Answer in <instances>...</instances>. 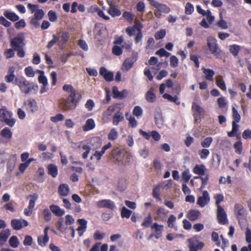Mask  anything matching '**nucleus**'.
<instances>
[{
  "mask_svg": "<svg viewBox=\"0 0 251 251\" xmlns=\"http://www.w3.org/2000/svg\"><path fill=\"white\" fill-rule=\"evenodd\" d=\"M81 99V92L76 90L71 95H68L66 100H63L61 103V106L65 111L74 110L75 109Z\"/></svg>",
  "mask_w": 251,
  "mask_h": 251,
  "instance_id": "f257e3e1",
  "label": "nucleus"
},
{
  "mask_svg": "<svg viewBox=\"0 0 251 251\" xmlns=\"http://www.w3.org/2000/svg\"><path fill=\"white\" fill-rule=\"evenodd\" d=\"M14 83L19 86L22 92L25 94L29 93L32 91L36 92L38 89V86L37 84L33 83H30L23 76L16 78Z\"/></svg>",
  "mask_w": 251,
  "mask_h": 251,
  "instance_id": "f03ea898",
  "label": "nucleus"
},
{
  "mask_svg": "<svg viewBox=\"0 0 251 251\" xmlns=\"http://www.w3.org/2000/svg\"><path fill=\"white\" fill-rule=\"evenodd\" d=\"M207 45L210 53L219 59L224 57V52L220 50L216 39L213 36L207 38Z\"/></svg>",
  "mask_w": 251,
  "mask_h": 251,
  "instance_id": "7ed1b4c3",
  "label": "nucleus"
},
{
  "mask_svg": "<svg viewBox=\"0 0 251 251\" xmlns=\"http://www.w3.org/2000/svg\"><path fill=\"white\" fill-rule=\"evenodd\" d=\"M112 155L113 157L119 162L124 164H127L132 160V156L129 152L121 151L119 149L114 150Z\"/></svg>",
  "mask_w": 251,
  "mask_h": 251,
  "instance_id": "20e7f679",
  "label": "nucleus"
},
{
  "mask_svg": "<svg viewBox=\"0 0 251 251\" xmlns=\"http://www.w3.org/2000/svg\"><path fill=\"white\" fill-rule=\"evenodd\" d=\"M0 121L10 127L13 126L16 122L12 117V112L4 108L0 109Z\"/></svg>",
  "mask_w": 251,
  "mask_h": 251,
  "instance_id": "39448f33",
  "label": "nucleus"
},
{
  "mask_svg": "<svg viewBox=\"0 0 251 251\" xmlns=\"http://www.w3.org/2000/svg\"><path fill=\"white\" fill-rule=\"evenodd\" d=\"M190 251H198L202 249L204 243L199 240V237L195 236L187 240Z\"/></svg>",
  "mask_w": 251,
  "mask_h": 251,
  "instance_id": "423d86ee",
  "label": "nucleus"
},
{
  "mask_svg": "<svg viewBox=\"0 0 251 251\" xmlns=\"http://www.w3.org/2000/svg\"><path fill=\"white\" fill-rule=\"evenodd\" d=\"M25 36L23 33H20L14 37L10 42V46L14 50L24 48Z\"/></svg>",
  "mask_w": 251,
  "mask_h": 251,
  "instance_id": "0eeeda50",
  "label": "nucleus"
},
{
  "mask_svg": "<svg viewBox=\"0 0 251 251\" xmlns=\"http://www.w3.org/2000/svg\"><path fill=\"white\" fill-rule=\"evenodd\" d=\"M137 59V53H136L131 57L126 58L122 66V70L125 72L129 71L133 66V64Z\"/></svg>",
  "mask_w": 251,
  "mask_h": 251,
  "instance_id": "6e6552de",
  "label": "nucleus"
},
{
  "mask_svg": "<svg viewBox=\"0 0 251 251\" xmlns=\"http://www.w3.org/2000/svg\"><path fill=\"white\" fill-rule=\"evenodd\" d=\"M210 200L208 192L207 191H203L202 195L198 198L197 204L201 207H203L208 204Z\"/></svg>",
  "mask_w": 251,
  "mask_h": 251,
  "instance_id": "1a4fd4ad",
  "label": "nucleus"
},
{
  "mask_svg": "<svg viewBox=\"0 0 251 251\" xmlns=\"http://www.w3.org/2000/svg\"><path fill=\"white\" fill-rule=\"evenodd\" d=\"M96 205L100 208H106L113 210L115 208V204L114 201L110 200H102L96 202Z\"/></svg>",
  "mask_w": 251,
  "mask_h": 251,
  "instance_id": "9d476101",
  "label": "nucleus"
},
{
  "mask_svg": "<svg viewBox=\"0 0 251 251\" xmlns=\"http://www.w3.org/2000/svg\"><path fill=\"white\" fill-rule=\"evenodd\" d=\"M11 226L15 230H20L23 227L27 226L28 223L23 219H13L11 222Z\"/></svg>",
  "mask_w": 251,
  "mask_h": 251,
  "instance_id": "9b49d317",
  "label": "nucleus"
},
{
  "mask_svg": "<svg viewBox=\"0 0 251 251\" xmlns=\"http://www.w3.org/2000/svg\"><path fill=\"white\" fill-rule=\"evenodd\" d=\"M217 219L219 223L221 224H226L227 222L226 214L224 208L221 206H219L217 209Z\"/></svg>",
  "mask_w": 251,
  "mask_h": 251,
  "instance_id": "f8f14e48",
  "label": "nucleus"
},
{
  "mask_svg": "<svg viewBox=\"0 0 251 251\" xmlns=\"http://www.w3.org/2000/svg\"><path fill=\"white\" fill-rule=\"evenodd\" d=\"M142 25L139 22H136L134 25L132 27H128L126 31L129 36H133L135 34L136 32H138L142 30Z\"/></svg>",
  "mask_w": 251,
  "mask_h": 251,
  "instance_id": "ddd939ff",
  "label": "nucleus"
},
{
  "mask_svg": "<svg viewBox=\"0 0 251 251\" xmlns=\"http://www.w3.org/2000/svg\"><path fill=\"white\" fill-rule=\"evenodd\" d=\"M115 106L111 105L103 112L102 114V120L104 123L109 122L111 119V116L115 111Z\"/></svg>",
  "mask_w": 251,
  "mask_h": 251,
  "instance_id": "4468645a",
  "label": "nucleus"
},
{
  "mask_svg": "<svg viewBox=\"0 0 251 251\" xmlns=\"http://www.w3.org/2000/svg\"><path fill=\"white\" fill-rule=\"evenodd\" d=\"M112 93L114 98L123 99L127 96L128 91L125 89L120 92L117 87L114 86L112 89Z\"/></svg>",
  "mask_w": 251,
  "mask_h": 251,
  "instance_id": "2eb2a0df",
  "label": "nucleus"
},
{
  "mask_svg": "<svg viewBox=\"0 0 251 251\" xmlns=\"http://www.w3.org/2000/svg\"><path fill=\"white\" fill-rule=\"evenodd\" d=\"M49 229V227H46L44 230V235L40 236L38 237L37 242L40 246L42 247L45 246L49 242V237L48 234Z\"/></svg>",
  "mask_w": 251,
  "mask_h": 251,
  "instance_id": "dca6fc26",
  "label": "nucleus"
},
{
  "mask_svg": "<svg viewBox=\"0 0 251 251\" xmlns=\"http://www.w3.org/2000/svg\"><path fill=\"white\" fill-rule=\"evenodd\" d=\"M17 158V156L16 154H11L9 156L7 164V171L8 173H11L13 170Z\"/></svg>",
  "mask_w": 251,
  "mask_h": 251,
  "instance_id": "f3484780",
  "label": "nucleus"
},
{
  "mask_svg": "<svg viewBox=\"0 0 251 251\" xmlns=\"http://www.w3.org/2000/svg\"><path fill=\"white\" fill-rule=\"evenodd\" d=\"M207 169L203 164H197L193 169V172L198 176H204L206 175Z\"/></svg>",
  "mask_w": 251,
  "mask_h": 251,
  "instance_id": "a211bd4d",
  "label": "nucleus"
},
{
  "mask_svg": "<svg viewBox=\"0 0 251 251\" xmlns=\"http://www.w3.org/2000/svg\"><path fill=\"white\" fill-rule=\"evenodd\" d=\"M100 74L107 81H111L113 80V74L109 72L105 68L102 67L100 68Z\"/></svg>",
  "mask_w": 251,
  "mask_h": 251,
  "instance_id": "6ab92c4d",
  "label": "nucleus"
},
{
  "mask_svg": "<svg viewBox=\"0 0 251 251\" xmlns=\"http://www.w3.org/2000/svg\"><path fill=\"white\" fill-rule=\"evenodd\" d=\"M145 98L146 100L149 102H154L156 99L155 94V89L151 87L146 93Z\"/></svg>",
  "mask_w": 251,
  "mask_h": 251,
  "instance_id": "aec40b11",
  "label": "nucleus"
},
{
  "mask_svg": "<svg viewBox=\"0 0 251 251\" xmlns=\"http://www.w3.org/2000/svg\"><path fill=\"white\" fill-rule=\"evenodd\" d=\"M70 38V34L67 31H63L61 33L59 38L58 45L60 47H63L66 45Z\"/></svg>",
  "mask_w": 251,
  "mask_h": 251,
  "instance_id": "412c9836",
  "label": "nucleus"
},
{
  "mask_svg": "<svg viewBox=\"0 0 251 251\" xmlns=\"http://www.w3.org/2000/svg\"><path fill=\"white\" fill-rule=\"evenodd\" d=\"M24 104L27 106V108L29 109L32 113H34L38 110L37 102L34 99L28 100L25 102Z\"/></svg>",
  "mask_w": 251,
  "mask_h": 251,
  "instance_id": "4be33fe9",
  "label": "nucleus"
},
{
  "mask_svg": "<svg viewBox=\"0 0 251 251\" xmlns=\"http://www.w3.org/2000/svg\"><path fill=\"white\" fill-rule=\"evenodd\" d=\"M152 6L155 7L157 10L161 12L168 13L170 11V9L166 5L160 3L157 1H153Z\"/></svg>",
  "mask_w": 251,
  "mask_h": 251,
  "instance_id": "5701e85b",
  "label": "nucleus"
},
{
  "mask_svg": "<svg viewBox=\"0 0 251 251\" xmlns=\"http://www.w3.org/2000/svg\"><path fill=\"white\" fill-rule=\"evenodd\" d=\"M50 209L56 216L60 217L65 214V211L58 205L51 204L50 206Z\"/></svg>",
  "mask_w": 251,
  "mask_h": 251,
  "instance_id": "b1692460",
  "label": "nucleus"
},
{
  "mask_svg": "<svg viewBox=\"0 0 251 251\" xmlns=\"http://www.w3.org/2000/svg\"><path fill=\"white\" fill-rule=\"evenodd\" d=\"M77 223L79 224V226L77 227V230L78 232L79 235L81 236L86 229L87 221L84 219H78Z\"/></svg>",
  "mask_w": 251,
  "mask_h": 251,
  "instance_id": "393cba45",
  "label": "nucleus"
},
{
  "mask_svg": "<svg viewBox=\"0 0 251 251\" xmlns=\"http://www.w3.org/2000/svg\"><path fill=\"white\" fill-rule=\"evenodd\" d=\"M11 234L9 229L2 230L0 232V246L3 245Z\"/></svg>",
  "mask_w": 251,
  "mask_h": 251,
  "instance_id": "a878e982",
  "label": "nucleus"
},
{
  "mask_svg": "<svg viewBox=\"0 0 251 251\" xmlns=\"http://www.w3.org/2000/svg\"><path fill=\"white\" fill-rule=\"evenodd\" d=\"M88 143L90 145L91 148L92 147L94 150L99 148L101 145L100 139L97 137L91 138Z\"/></svg>",
  "mask_w": 251,
  "mask_h": 251,
  "instance_id": "bb28decb",
  "label": "nucleus"
},
{
  "mask_svg": "<svg viewBox=\"0 0 251 251\" xmlns=\"http://www.w3.org/2000/svg\"><path fill=\"white\" fill-rule=\"evenodd\" d=\"M202 70L203 71V73L205 75V79L213 81V76L215 75V72L211 69H206L205 68H202Z\"/></svg>",
  "mask_w": 251,
  "mask_h": 251,
  "instance_id": "cd10ccee",
  "label": "nucleus"
},
{
  "mask_svg": "<svg viewBox=\"0 0 251 251\" xmlns=\"http://www.w3.org/2000/svg\"><path fill=\"white\" fill-rule=\"evenodd\" d=\"M12 132L7 127H4L0 132V135L4 139L10 140L12 137Z\"/></svg>",
  "mask_w": 251,
  "mask_h": 251,
  "instance_id": "c85d7f7f",
  "label": "nucleus"
},
{
  "mask_svg": "<svg viewBox=\"0 0 251 251\" xmlns=\"http://www.w3.org/2000/svg\"><path fill=\"white\" fill-rule=\"evenodd\" d=\"M95 127V123L93 119H89L82 126L83 130L86 131L93 129Z\"/></svg>",
  "mask_w": 251,
  "mask_h": 251,
  "instance_id": "c756f323",
  "label": "nucleus"
},
{
  "mask_svg": "<svg viewBox=\"0 0 251 251\" xmlns=\"http://www.w3.org/2000/svg\"><path fill=\"white\" fill-rule=\"evenodd\" d=\"M201 213L197 210H191L187 213V218L192 221L196 220L200 216Z\"/></svg>",
  "mask_w": 251,
  "mask_h": 251,
  "instance_id": "7c9ffc66",
  "label": "nucleus"
},
{
  "mask_svg": "<svg viewBox=\"0 0 251 251\" xmlns=\"http://www.w3.org/2000/svg\"><path fill=\"white\" fill-rule=\"evenodd\" d=\"M107 12L113 18L118 17L121 15L120 10L116 8L115 5H112L111 7H109Z\"/></svg>",
  "mask_w": 251,
  "mask_h": 251,
  "instance_id": "2f4dec72",
  "label": "nucleus"
},
{
  "mask_svg": "<svg viewBox=\"0 0 251 251\" xmlns=\"http://www.w3.org/2000/svg\"><path fill=\"white\" fill-rule=\"evenodd\" d=\"M124 116L122 112L120 111L117 112L114 115L113 118V124L117 126L118 124L124 120Z\"/></svg>",
  "mask_w": 251,
  "mask_h": 251,
  "instance_id": "473e14b6",
  "label": "nucleus"
},
{
  "mask_svg": "<svg viewBox=\"0 0 251 251\" xmlns=\"http://www.w3.org/2000/svg\"><path fill=\"white\" fill-rule=\"evenodd\" d=\"M4 16L10 21L16 22L19 20V17L14 12L5 11L3 13Z\"/></svg>",
  "mask_w": 251,
  "mask_h": 251,
  "instance_id": "72a5a7b5",
  "label": "nucleus"
},
{
  "mask_svg": "<svg viewBox=\"0 0 251 251\" xmlns=\"http://www.w3.org/2000/svg\"><path fill=\"white\" fill-rule=\"evenodd\" d=\"M236 216L239 224H241V223H245V210L244 208H240L238 210L236 213Z\"/></svg>",
  "mask_w": 251,
  "mask_h": 251,
  "instance_id": "f704fd0d",
  "label": "nucleus"
},
{
  "mask_svg": "<svg viewBox=\"0 0 251 251\" xmlns=\"http://www.w3.org/2000/svg\"><path fill=\"white\" fill-rule=\"evenodd\" d=\"M48 174L51 175L53 177H55L58 174V169L56 165L54 164H50L47 167Z\"/></svg>",
  "mask_w": 251,
  "mask_h": 251,
  "instance_id": "c9c22d12",
  "label": "nucleus"
},
{
  "mask_svg": "<svg viewBox=\"0 0 251 251\" xmlns=\"http://www.w3.org/2000/svg\"><path fill=\"white\" fill-rule=\"evenodd\" d=\"M37 72L40 74L38 78L39 82L41 83L43 85L48 86V79L44 75V72L41 70H37Z\"/></svg>",
  "mask_w": 251,
  "mask_h": 251,
  "instance_id": "e433bc0d",
  "label": "nucleus"
},
{
  "mask_svg": "<svg viewBox=\"0 0 251 251\" xmlns=\"http://www.w3.org/2000/svg\"><path fill=\"white\" fill-rule=\"evenodd\" d=\"M228 49L229 50V52L234 56H236L239 50L241 49V48L240 46L236 45V44H233L231 45L228 46Z\"/></svg>",
  "mask_w": 251,
  "mask_h": 251,
  "instance_id": "4c0bfd02",
  "label": "nucleus"
},
{
  "mask_svg": "<svg viewBox=\"0 0 251 251\" xmlns=\"http://www.w3.org/2000/svg\"><path fill=\"white\" fill-rule=\"evenodd\" d=\"M216 83L217 86L223 91H226V85L225 81L222 78V76L219 75L216 79Z\"/></svg>",
  "mask_w": 251,
  "mask_h": 251,
  "instance_id": "58836bf2",
  "label": "nucleus"
},
{
  "mask_svg": "<svg viewBox=\"0 0 251 251\" xmlns=\"http://www.w3.org/2000/svg\"><path fill=\"white\" fill-rule=\"evenodd\" d=\"M195 179H201V189H202L205 188L206 185L208 184V181L209 180V175L208 174H206L203 176H196L194 177Z\"/></svg>",
  "mask_w": 251,
  "mask_h": 251,
  "instance_id": "ea45409f",
  "label": "nucleus"
},
{
  "mask_svg": "<svg viewBox=\"0 0 251 251\" xmlns=\"http://www.w3.org/2000/svg\"><path fill=\"white\" fill-rule=\"evenodd\" d=\"M28 198H30L28 207L33 210L35 202L38 199V195L37 194H34L29 195Z\"/></svg>",
  "mask_w": 251,
  "mask_h": 251,
  "instance_id": "a19ab883",
  "label": "nucleus"
},
{
  "mask_svg": "<svg viewBox=\"0 0 251 251\" xmlns=\"http://www.w3.org/2000/svg\"><path fill=\"white\" fill-rule=\"evenodd\" d=\"M163 97L165 99H167L170 101L173 102L177 105H179L180 104V102L176 96L173 97L170 94L166 93L163 95Z\"/></svg>",
  "mask_w": 251,
  "mask_h": 251,
  "instance_id": "79ce46f5",
  "label": "nucleus"
},
{
  "mask_svg": "<svg viewBox=\"0 0 251 251\" xmlns=\"http://www.w3.org/2000/svg\"><path fill=\"white\" fill-rule=\"evenodd\" d=\"M58 191L61 195L64 196H67L69 192L68 185L64 184L60 185L59 187Z\"/></svg>",
  "mask_w": 251,
  "mask_h": 251,
  "instance_id": "37998d69",
  "label": "nucleus"
},
{
  "mask_svg": "<svg viewBox=\"0 0 251 251\" xmlns=\"http://www.w3.org/2000/svg\"><path fill=\"white\" fill-rule=\"evenodd\" d=\"M62 90L63 91L68 94V95H71V94H73L76 91L73 85L67 84L63 85Z\"/></svg>",
  "mask_w": 251,
  "mask_h": 251,
  "instance_id": "c03bdc74",
  "label": "nucleus"
},
{
  "mask_svg": "<svg viewBox=\"0 0 251 251\" xmlns=\"http://www.w3.org/2000/svg\"><path fill=\"white\" fill-rule=\"evenodd\" d=\"M9 243L10 246L13 248H17L20 244V242L16 236L11 237L9 239Z\"/></svg>",
  "mask_w": 251,
  "mask_h": 251,
  "instance_id": "a18cd8bd",
  "label": "nucleus"
},
{
  "mask_svg": "<svg viewBox=\"0 0 251 251\" xmlns=\"http://www.w3.org/2000/svg\"><path fill=\"white\" fill-rule=\"evenodd\" d=\"M192 108L195 115H199L203 112V109L199 105L195 102H193Z\"/></svg>",
  "mask_w": 251,
  "mask_h": 251,
  "instance_id": "49530a36",
  "label": "nucleus"
},
{
  "mask_svg": "<svg viewBox=\"0 0 251 251\" xmlns=\"http://www.w3.org/2000/svg\"><path fill=\"white\" fill-rule=\"evenodd\" d=\"M191 177V174L188 169L185 170L181 174V177L184 181V183L188 182Z\"/></svg>",
  "mask_w": 251,
  "mask_h": 251,
  "instance_id": "de8ad7c7",
  "label": "nucleus"
},
{
  "mask_svg": "<svg viewBox=\"0 0 251 251\" xmlns=\"http://www.w3.org/2000/svg\"><path fill=\"white\" fill-rule=\"evenodd\" d=\"M118 136V132L117 130L115 128H112L108 134V139L110 140H115Z\"/></svg>",
  "mask_w": 251,
  "mask_h": 251,
  "instance_id": "09e8293b",
  "label": "nucleus"
},
{
  "mask_svg": "<svg viewBox=\"0 0 251 251\" xmlns=\"http://www.w3.org/2000/svg\"><path fill=\"white\" fill-rule=\"evenodd\" d=\"M152 222V217L151 215L149 214L147 217H146L142 224V226L144 227H148L150 226Z\"/></svg>",
  "mask_w": 251,
  "mask_h": 251,
  "instance_id": "8fccbe9b",
  "label": "nucleus"
},
{
  "mask_svg": "<svg viewBox=\"0 0 251 251\" xmlns=\"http://www.w3.org/2000/svg\"><path fill=\"white\" fill-rule=\"evenodd\" d=\"M152 196L156 200L161 201L160 197V186L159 185H157L154 188L152 191Z\"/></svg>",
  "mask_w": 251,
  "mask_h": 251,
  "instance_id": "3c124183",
  "label": "nucleus"
},
{
  "mask_svg": "<svg viewBox=\"0 0 251 251\" xmlns=\"http://www.w3.org/2000/svg\"><path fill=\"white\" fill-rule=\"evenodd\" d=\"M210 152L208 150L206 149H203L200 150L198 151V154L200 155L201 159H205L209 155Z\"/></svg>",
  "mask_w": 251,
  "mask_h": 251,
  "instance_id": "603ef678",
  "label": "nucleus"
},
{
  "mask_svg": "<svg viewBox=\"0 0 251 251\" xmlns=\"http://www.w3.org/2000/svg\"><path fill=\"white\" fill-rule=\"evenodd\" d=\"M132 211L126 207L124 206L122 208L121 210V217L122 218H129L131 216Z\"/></svg>",
  "mask_w": 251,
  "mask_h": 251,
  "instance_id": "864d4df0",
  "label": "nucleus"
},
{
  "mask_svg": "<svg viewBox=\"0 0 251 251\" xmlns=\"http://www.w3.org/2000/svg\"><path fill=\"white\" fill-rule=\"evenodd\" d=\"M213 141V138L211 137H207L201 142V145L203 148H207L210 147Z\"/></svg>",
  "mask_w": 251,
  "mask_h": 251,
  "instance_id": "5fc2aeb1",
  "label": "nucleus"
},
{
  "mask_svg": "<svg viewBox=\"0 0 251 251\" xmlns=\"http://www.w3.org/2000/svg\"><path fill=\"white\" fill-rule=\"evenodd\" d=\"M126 117L129 121V125L130 126L135 127L137 126V121L135 118L128 113L126 114Z\"/></svg>",
  "mask_w": 251,
  "mask_h": 251,
  "instance_id": "6e6d98bb",
  "label": "nucleus"
},
{
  "mask_svg": "<svg viewBox=\"0 0 251 251\" xmlns=\"http://www.w3.org/2000/svg\"><path fill=\"white\" fill-rule=\"evenodd\" d=\"M176 216L174 215H170V216L168 219V221H167V224H168V226L169 227H171V228H173V227L175 228L174 223L176 222Z\"/></svg>",
  "mask_w": 251,
  "mask_h": 251,
  "instance_id": "4d7b16f0",
  "label": "nucleus"
},
{
  "mask_svg": "<svg viewBox=\"0 0 251 251\" xmlns=\"http://www.w3.org/2000/svg\"><path fill=\"white\" fill-rule=\"evenodd\" d=\"M25 72L26 75L28 77H33L35 75V72L31 66L26 67L25 69Z\"/></svg>",
  "mask_w": 251,
  "mask_h": 251,
  "instance_id": "13d9d810",
  "label": "nucleus"
},
{
  "mask_svg": "<svg viewBox=\"0 0 251 251\" xmlns=\"http://www.w3.org/2000/svg\"><path fill=\"white\" fill-rule=\"evenodd\" d=\"M43 214L46 221L48 222L51 220L52 215L49 209L47 208L44 209Z\"/></svg>",
  "mask_w": 251,
  "mask_h": 251,
  "instance_id": "bf43d9fd",
  "label": "nucleus"
},
{
  "mask_svg": "<svg viewBox=\"0 0 251 251\" xmlns=\"http://www.w3.org/2000/svg\"><path fill=\"white\" fill-rule=\"evenodd\" d=\"M245 235L246 242L251 244V229L249 227L246 228Z\"/></svg>",
  "mask_w": 251,
  "mask_h": 251,
  "instance_id": "052dcab7",
  "label": "nucleus"
},
{
  "mask_svg": "<svg viewBox=\"0 0 251 251\" xmlns=\"http://www.w3.org/2000/svg\"><path fill=\"white\" fill-rule=\"evenodd\" d=\"M48 15L49 17V20L50 22H56L57 19V17L56 13L53 10H50L48 12Z\"/></svg>",
  "mask_w": 251,
  "mask_h": 251,
  "instance_id": "680f3d73",
  "label": "nucleus"
},
{
  "mask_svg": "<svg viewBox=\"0 0 251 251\" xmlns=\"http://www.w3.org/2000/svg\"><path fill=\"white\" fill-rule=\"evenodd\" d=\"M53 157V154L49 152H43L39 155V157L43 158L44 160L50 159L52 158Z\"/></svg>",
  "mask_w": 251,
  "mask_h": 251,
  "instance_id": "e2e57ef3",
  "label": "nucleus"
},
{
  "mask_svg": "<svg viewBox=\"0 0 251 251\" xmlns=\"http://www.w3.org/2000/svg\"><path fill=\"white\" fill-rule=\"evenodd\" d=\"M163 226L159 225L156 223H154L151 226V228L154 232H162Z\"/></svg>",
  "mask_w": 251,
  "mask_h": 251,
  "instance_id": "0e129e2a",
  "label": "nucleus"
},
{
  "mask_svg": "<svg viewBox=\"0 0 251 251\" xmlns=\"http://www.w3.org/2000/svg\"><path fill=\"white\" fill-rule=\"evenodd\" d=\"M14 50L13 48L6 50L4 52V55L5 58L9 59L13 57L15 55Z\"/></svg>",
  "mask_w": 251,
  "mask_h": 251,
  "instance_id": "69168bd1",
  "label": "nucleus"
},
{
  "mask_svg": "<svg viewBox=\"0 0 251 251\" xmlns=\"http://www.w3.org/2000/svg\"><path fill=\"white\" fill-rule=\"evenodd\" d=\"M143 113V110L142 108L139 106L134 107L133 110V114L134 116L139 117H140Z\"/></svg>",
  "mask_w": 251,
  "mask_h": 251,
  "instance_id": "338daca9",
  "label": "nucleus"
},
{
  "mask_svg": "<svg viewBox=\"0 0 251 251\" xmlns=\"http://www.w3.org/2000/svg\"><path fill=\"white\" fill-rule=\"evenodd\" d=\"M194 10V8L193 5L190 2H187L185 8V13L187 15L191 14L193 12Z\"/></svg>",
  "mask_w": 251,
  "mask_h": 251,
  "instance_id": "774afa93",
  "label": "nucleus"
}]
</instances>
